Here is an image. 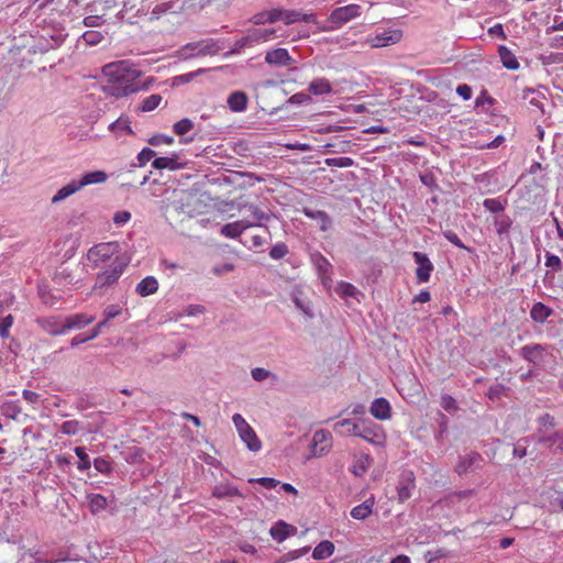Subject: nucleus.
Instances as JSON below:
<instances>
[{
  "label": "nucleus",
  "instance_id": "obj_1",
  "mask_svg": "<svg viewBox=\"0 0 563 563\" xmlns=\"http://www.w3.org/2000/svg\"><path fill=\"white\" fill-rule=\"evenodd\" d=\"M102 71L107 77L102 91L109 96L121 98L140 90H147L146 86H140L139 78L142 73L130 66L128 62L108 64L103 66Z\"/></svg>",
  "mask_w": 563,
  "mask_h": 563
},
{
  "label": "nucleus",
  "instance_id": "obj_2",
  "mask_svg": "<svg viewBox=\"0 0 563 563\" xmlns=\"http://www.w3.org/2000/svg\"><path fill=\"white\" fill-rule=\"evenodd\" d=\"M129 264V260L122 256H117L108 266V268L99 273L96 277L92 291L96 295L102 296L108 288L113 286Z\"/></svg>",
  "mask_w": 563,
  "mask_h": 563
},
{
  "label": "nucleus",
  "instance_id": "obj_3",
  "mask_svg": "<svg viewBox=\"0 0 563 563\" xmlns=\"http://www.w3.org/2000/svg\"><path fill=\"white\" fill-rule=\"evenodd\" d=\"M361 15V7L352 3L349 5L340 7L334 9L329 15L328 21L332 24L331 26L320 27L322 31L335 30L341 27L343 24Z\"/></svg>",
  "mask_w": 563,
  "mask_h": 563
},
{
  "label": "nucleus",
  "instance_id": "obj_4",
  "mask_svg": "<svg viewBox=\"0 0 563 563\" xmlns=\"http://www.w3.org/2000/svg\"><path fill=\"white\" fill-rule=\"evenodd\" d=\"M396 489L399 503H405L412 497L416 490V478L412 471L404 470L400 473Z\"/></svg>",
  "mask_w": 563,
  "mask_h": 563
},
{
  "label": "nucleus",
  "instance_id": "obj_5",
  "mask_svg": "<svg viewBox=\"0 0 563 563\" xmlns=\"http://www.w3.org/2000/svg\"><path fill=\"white\" fill-rule=\"evenodd\" d=\"M310 261L317 269L318 276L321 279L322 285L325 288L331 287L332 278V265L331 263L320 253L314 252L310 254Z\"/></svg>",
  "mask_w": 563,
  "mask_h": 563
},
{
  "label": "nucleus",
  "instance_id": "obj_6",
  "mask_svg": "<svg viewBox=\"0 0 563 563\" xmlns=\"http://www.w3.org/2000/svg\"><path fill=\"white\" fill-rule=\"evenodd\" d=\"M412 257L418 265L416 269V277L418 283H428L434 266L428 255L422 252H413Z\"/></svg>",
  "mask_w": 563,
  "mask_h": 563
},
{
  "label": "nucleus",
  "instance_id": "obj_7",
  "mask_svg": "<svg viewBox=\"0 0 563 563\" xmlns=\"http://www.w3.org/2000/svg\"><path fill=\"white\" fill-rule=\"evenodd\" d=\"M484 459L477 452H471L467 455L460 456L455 471L462 475L482 468Z\"/></svg>",
  "mask_w": 563,
  "mask_h": 563
},
{
  "label": "nucleus",
  "instance_id": "obj_8",
  "mask_svg": "<svg viewBox=\"0 0 563 563\" xmlns=\"http://www.w3.org/2000/svg\"><path fill=\"white\" fill-rule=\"evenodd\" d=\"M36 323L51 335H60L66 333L64 319L58 316L38 317Z\"/></svg>",
  "mask_w": 563,
  "mask_h": 563
},
{
  "label": "nucleus",
  "instance_id": "obj_9",
  "mask_svg": "<svg viewBox=\"0 0 563 563\" xmlns=\"http://www.w3.org/2000/svg\"><path fill=\"white\" fill-rule=\"evenodd\" d=\"M360 438L375 445H382L386 440L383 428L379 424L373 423L372 421H365L364 426L362 427V433H360Z\"/></svg>",
  "mask_w": 563,
  "mask_h": 563
},
{
  "label": "nucleus",
  "instance_id": "obj_10",
  "mask_svg": "<svg viewBox=\"0 0 563 563\" xmlns=\"http://www.w3.org/2000/svg\"><path fill=\"white\" fill-rule=\"evenodd\" d=\"M547 352V346L540 343H532L522 346L519 351L520 356L533 365H539Z\"/></svg>",
  "mask_w": 563,
  "mask_h": 563
},
{
  "label": "nucleus",
  "instance_id": "obj_11",
  "mask_svg": "<svg viewBox=\"0 0 563 563\" xmlns=\"http://www.w3.org/2000/svg\"><path fill=\"white\" fill-rule=\"evenodd\" d=\"M265 62L272 66H289L294 59L286 48H275L266 52Z\"/></svg>",
  "mask_w": 563,
  "mask_h": 563
},
{
  "label": "nucleus",
  "instance_id": "obj_12",
  "mask_svg": "<svg viewBox=\"0 0 563 563\" xmlns=\"http://www.w3.org/2000/svg\"><path fill=\"white\" fill-rule=\"evenodd\" d=\"M297 532V528L292 525L278 520L269 530L271 537L278 543L285 541L288 537L294 536Z\"/></svg>",
  "mask_w": 563,
  "mask_h": 563
},
{
  "label": "nucleus",
  "instance_id": "obj_13",
  "mask_svg": "<svg viewBox=\"0 0 563 563\" xmlns=\"http://www.w3.org/2000/svg\"><path fill=\"white\" fill-rule=\"evenodd\" d=\"M178 154L174 153L172 156L155 157L152 162V167L155 169H169L177 170L185 167V163L178 162Z\"/></svg>",
  "mask_w": 563,
  "mask_h": 563
},
{
  "label": "nucleus",
  "instance_id": "obj_14",
  "mask_svg": "<svg viewBox=\"0 0 563 563\" xmlns=\"http://www.w3.org/2000/svg\"><path fill=\"white\" fill-rule=\"evenodd\" d=\"M402 37L400 30L384 31L373 38V47H384L398 43Z\"/></svg>",
  "mask_w": 563,
  "mask_h": 563
},
{
  "label": "nucleus",
  "instance_id": "obj_15",
  "mask_svg": "<svg viewBox=\"0 0 563 563\" xmlns=\"http://www.w3.org/2000/svg\"><path fill=\"white\" fill-rule=\"evenodd\" d=\"M284 20L285 24L289 25L298 21H303L307 23H314L317 24V15L314 13H301L300 11L296 10H284L282 19Z\"/></svg>",
  "mask_w": 563,
  "mask_h": 563
},
{
  "label": "nucleus",
  "instance_id": "obj_16",
  "mask_svg": "<svg viewBox=\"0 0 563 563\" xmlns=\"http://www.w3.org/2000/svg\"><path fill=\"white\" fill-rule=\"evenodd\" d=\"M369 411L376 419L387 420L390 418L391 408L386 398L379 397L372 402Z\"/></svg>",
  "mask_w": 563,
  "mask_h": 563
},
{
  "label": "nucleus",
  "instance_id": "obj_17",
  "mask_svg": "<svg viewBox=\"0 0 563 563\" xmlns=\"http://www.w3.org/2000/svg\"><path fill=\"white\" fill-rule=\"evenodd\" d=\"M375 505V497L371 496L362 504L355 506L351 510V516L356 520H365L373 512V507Z\"/></svg>",
  "mask_w": 563,
  "mask_h": 563
},
{
  "label": "nucleus",
  "instance_id": "obj_18",
  "mask_svg": "<svg viewBox=\"0 0 563 563\" xmlns=\"http://www.w3.org/2000/svg\"><path fill=\"white\" fill-rule=\"evenodd\" d=\"M303 213L309 219L318 221L321 231H328L332 225V220L325 211L305 208Z\"/></svg>",
  "mask_w": 563,
  "mask_h": 563
},
{
  "label": "nucleus",
  "instance_id": "obj_19",
  "mask_svg": "<svg viewBox=\"0 0 563 563\" xmlns=\"http://www.w3.org/2000/svg\"><path fill=\"white\" fill-rule=\"evenodd\" d=\"M554 310L543 302H536L530 310V318L537 323H544Z\"/></svg>",
  "mask_w": 563,
  "mask_h": 563
},
{
  "label": "nucleus",
  "instance_id": "obj_20",
  "mask_svg": "<svg viewBox=\"0 0 563 563\" xmlns=\"http://www.w3.org/2000/svg\"><path fill=\"white\" fill-rule=\"evenodd\" d=\"M93 321L92 317H87L86 314H73L64 318V323L66 328V332L75 329H82L89 323Z\"/></svg>",
  "mask_w": 563,
  "mask_h": 563
},
{
  "label": "nucleus",
  "instance_id": "obj_21",
  "mask_svg": "<svg viewBox=\"0 0 563 563\" xmlns=\"http://www.w3.org/2000/svg\"><path fill=\"white\" fill-rule=\"evenodd\" d=\"M282 14H283V9L275 8V9H272L271 11H263V12L255 14L252 18V22L254 24H264L266 22L275 23L282 19Z\"/></svg>",
  "mask_w": 563,
  "mask_h": 563
},
{
  "label": "nucleus",
  "instance_id": "obj_22",
  "mask_svg": "<svg viewBox=\"0 0 563 563\" xmlns=\"http://www.w3.org/2000/svg\"><path fill=\"white\" fill-rule=\"evenodd\" d=\"M212 496L218 499L233 497V496H238V497H242V498L244 497V495L238 489V487H235L234 485H232L230 483L220 484V485L214 486V488L212 489Z\"/></svg>",
  "mask_w": 563,
  "mask_h": 563
},
{
  "label": "nucleus",
  "instance_id": "obj_23",
  "mask_svg": "<svg viewBox=\"0 0 563 563\" xmlns=\"http://www.w3.org/2000/svg\"><path fill=\"white\" fill-rule=\"evenodd\" d=\"M157 289H158L157 279L153 276H147V277L143 278L136 285L135 291L142 297H146V296L155 294L157 291Z\"/></svg>",
  "mask_w": 563,
  "mask_h": 563
},
{
  "label": "nucleus",
  "instance_id": "obj_24",
  "mask_svg": "<svg viewBox=\"0 0 563 563\" xmlns=\"http://www.w3.org/2000/svg\"><path fill=\"white\" fill-rule=\"evenodd\" d=\"M228 106L234 112H242L247 107V96L243 91H234L228 98Z\"/></svg>",
  "mask_w": 563,
  "mask_h": 563
},
{
  "label": "nucleus",
  "instance_id": "obj_25",
  "mask_svg": "<svg viewBox=\"0 0 563 563\" xmlns=\"http://www.w3.org/2000/svg\"><path fill=\"white\" fill-rule=\"evenodd\" d=\"M498 54L503 66L509 70H516L519 68V62L515 54L506 46L500 45L498 47Z\"/></svg>",
  "mask_w": 563,
  "mask_h": 563
},
{
  "label": "nucleus",
  "instance_id": "obj_26",
  "mask_svg": "<svg viewBox=\"0 0 563 563\" xmlns=\"http://www.w3.org/2000/svg\"><path fill=\"white\" fill-rule=\"evenodd\" d=\"M308 90L314 96L330 95L333 91L330 81L323 77L313 79L310 82Z\"/></svg>",
  "mask_w": 563,
  "mask_h": 563
},
{
  "label": "nucleus",
  "instance_id": "obj_27",
  "mask_svg": "<svg viewBox=\"0 0 563 563\" xmlns=\"http://www.w3.org/2000/svg\"><path fill=\"white\" fill-rule=\"evenodd\" d=\"M239 435L250 451L257 452L261 450L262 443L252 427L241 431Z\"/></svg>",
  "mask_w": 563,
  "mask_h": 563
},
{
  "label": "nucleus",
  "instance_id": "obj_28",
  "mask_svg": "<svg viewBox=\"0 0 563 563\" xmlns=\"http://www.w3.org/2000/svg\"><path fill=\"white\" fill-rule=\"evenodd\" d=\"M108 176L102 170H95L86 173L81 176L80 179L77 180L79 188L81 189L85 186L92 184H102L107 180Z\"/></svg>",
  "mask_w": 563,
  "mask_h": 563
},
{
  "label": "nucleus",
  "instance_id": "obj_29",
  "mask_svg": "<svg viewBox=\"0 0 563 563\" xmlns=\"http://www.w3.org/2000/svg\"><path fill=\"white\" fill-rule=\"evenodd\" d=\"M494 227L496 230V233L499 236H503L504 234H508L509 230L514 223L512 219L505 213L496 214L493 218Z\"/></svg>",
  "mask_w": 563,
  "mask_h": 563
},
{
  "label": "nucleus",
  "instance_id": "obj_30",
  "mask_svg": "<svg viewBox=\"0 0 563 563\" xmlns=\"http://www.w3.org/2000/svg\"><path fill=\"white\" fill-rule=\"evenodd\" d=\"M197 43H199L197 52L199 56L216 55L222 48L219 41L213 38L198 41Z\"/></svg>",
  "mask_w": 563,
  "mask_h": 563
},
{
  "label": "nucleus",
  "instance_id": "obj_31",
  "mask_svg": "<svg viewBox=\"0 0 563 563\" xmlns=\"http://www.w3.org/2000/svg\"><path fill=\"white\" fill-rule=\"evenodd\" d=\"M334 548L331 541L323 540L313 549L312 558L314 560H324L333 554Z\"/></svg>",
  "mask_w": 563,
  "mask_h": 563
},
{
  "label": "nucleus",
  "instance_id": "obj_32",
  "mask_svg": "<svg viewBox=\"0 0 563 563\" xmlns=\"http://www.w3.org/2000/svg\"><path fill=\"white\" fill-rule=\"evenodd\" d=\"M78 190H80V188L78 186L77 179H73L69 184H67L66 186L62 187L55 194V196L52 198V202L53 203L60 202L64 199H66L67 197H69L70 195L77 192Z\"/></svg>",
  "mask_w": 563,
  "mask_h": 563
},
{
  "label": "nucleus",
  "instance_id": "obj_33",
  "mask_svg": "<svg viewBox=\"0 0 563 563\" xmlns=\"http://www.w3.org/2000/svg\"><path fill=\"white\" fill-rule=\"evenodd\" d=\"M244 230H246V225H243L242 221H235L224 224L221 228V234L230 239H236L243 233Z\"/></svg>",
  "mask_w": 563,
  "mask_h": 563
},
{
  "label": "nucleus",
  "instance_id": "obj_34",
  "mask_svg": "<svg viewBox=\"0 0 563 563\" xmlns=\"http://www.w3.org/2000/svg\"><path fill=\"white\" fill-rule=\"evenodd\" d=\"M208 70L209 69L207 68H199L187 74L175 76L172 78V87H179L181 85H186L195 78H197L198 76L206 74Z\"/></svg>",
  "mask_w": 563,
  "mask_h": 563
},
{
  "label": "nucleus",
  "instance_id": "obj_35",
  "mask_svg": "<svg viewBox=\"0 0 563 563\" xmlns=\"http://www.w3.org/2000/svg\"><path fill=\"white\" fill-rule=\"evenodd\" d=\"M523 99H528L529 103L544 113L542 99H545L544 95L532 88H526L523 91Z\"/></svg>",
  "mask_w": 563,
  "mask_h": 563
},
{
  "label": "nucleus",
  "instance_id": "obj_36",
  "mask_svg": "<svg viewBox=\"0 0 563 563\" xmlns=\"http://www.w3.org/2000/svg\"><path fill=\"white\" fill-rule=\"evenodd\" d=\"M198 47H199V43H197V42L187 43V44L183 45L176 52V56L181 60H188L194 57H198L199 56V55H197Z\"/></svg>",
  "mask_w": 563,
  "mask_h": 563
},
{
  "label": "nucleus",
  "instance_id": "obj_37",
  "mask_svg": "<svg viewBox=\"0 0 563 563\" xmlns=\"http://www.w3.org/2000/svg\"><path fill=\"white\" fill-rule=\"evenodd\" d=\"M88 498L90 510L93 514L104 510L108 505L107 498L100 494H92Z\"/></svg>",
  "mask_w": 563,
  "mask_h": 563
},
{
  "label": "nucleus",
  "instance_id": "obj_38",
  "mask_svg": "<svg viewBox=\"0 0 563 563\" xmlns=\"http://www.w3.org/2000/svg\"><path fill=\"white\" fill-rule=\"evenodd\" d=\"M161 101H162L161 95H156V93L151 95L150 97H147L143 100V102L139 107V110L142 112L153 111L154 109H156L158 107Z\"/></svg>",
  "mask_w": 563,
  "mask_h": 563
},
{
  "label": "nucleus",
  "instance_id": "obj_39",
  "mask_svg": "<svg viewBox=\"0 0 563 563\" xmlns=\"http://www.w3.org/2000/svg\"><path fill=\"white\" fill-rule=\"evenodd\" d=\"M335 291L342 297H356L360 294L357 288L350 283L340 282L335 288Z\"/></svg>",
  "mask_w": 563,
  "mask_h": 563
},
{
  "label": "nucleus",
  "instance_id": "obj_40",
  "mask_svg": "<svg viewBox=\"0 0 563 563\" xmlns=\"http://www.w3.org/2000/svg\"><path fill=\"white\" fill-rule=\"evenodd\" d=\"M110 131L117 133L118 131H125L128 134H133V130L130 126L129 118L120 117L118 120L109 125Z\"/></svg>",
  "mask_w": 563,
  "mask_h": 563
},
{
  "label": "nucleus",
  "instance_id": "obj_41",
  "mask_svg": "<svg viewBox=\"0 0 563 563\" xmlns=\"http://www.w3.org/2000/svg\"><path fill=\"white\" fill-rule=\"evenodd\" d=\"M75 453H76L77 457L79 459V462L77 465L78 470L86 471V470L90 468L91 462H90L89 455L86 452V449L84 446H76Z\"/></svg>",
  "mask_w": 563,
  "mask_h": 563
},
{
  "label": "nucleus",
  "instance_id": "obj_42",
  "mask_svg": "<svg viewBox=\"0 0 563 563\" xmlns=\"http://www.w3.org/2000/svg\"><path fill=\"white\" fill-rule=\"evenodd\" d=\"M369 464H371V457L368 455H364L355 462V464L351 468V472L355 476H362L369 467Z\"/></svg>",
  "mask_w": 563,
  "mask_h": 563
},
{
  "label": "nucleus",
  "instance_id": "obj_43",
  "mask_svg": "<svg viewBox=\"0 0 563 563\" xmlns=\"http://www.w3.org/2000/svg\"><path fill=\"white\" fill-rule=\"evenodd\" d=\"M156 152L150 147H144L136 156L137 164L133 163L131 166H144L146 165L152 158H155Z\"/></svg>",
  "mask_w": 563,
  "mask_h": 563
},
{
  "label": "nucleus",
  "instance_id": "obj_44",
  "mask_svg": "<svg viewBox=\"0 0 563 563\" xmlns=\"http://www.w3.org/2000/svg\"><path fill=\"white\" fill-rule=\"evenodd\" d=\"M483 207L492 213L500 214L505 210V206L499 199L487 198L483 202Z\"/></svg>",
  "mask_w": 563,
  "mask_h": 563
},
{
  "label": "nucleus",
  "instance_id": "obj_45",
  "mask_svg": "<svg viewBox=\"0 0 563 563\" xmlns=\"http://www.w3.org/2000/svg\"><path fill=\"white\" fill-rule=\"evenodd\" d=\"M545 266L551 268L553 273H558L563 269V263L561 258L550 252L545 253Z\"/></svg>",
  "mask_w": 563,
  "mask_h": 563
},
{
  "label": "nucleus",
  "instance_id": "obj_46",
  "mask_svg": "<svg viewBox=\"0 0 563 563\" xmlns=\"http://www.w3.org/2000/svg\"><path fill=\"white\" fill-rule=\"evenodd\" d=\"M89 256H97L98 258L106 261L110 257V244H99L89 250Z\"/></svg>",
  "mask_w": 563,
  "mask_h": 563
},
{
  "label": "nucleus",
  "instance_id": "obj_47",
  "mask_svg": "<svg viewBox=\"0 0 563 563\" xmlns=\"http://www.w3.org/2000/svg\"><path fill=\"white\" fill-rule=\"evenodd\" d=\"M192 128L194 122L190 119L185 118L176 122L173 126V130L177 135L183 136L186 133H188Z\"/></svg>",
  "mask_w": 563,
  "mask_h": 563
},
{
  "label": "nucleus",
  "instance_id": "obj_48",
  "mask_svg": "<svg viewBox=\"0 0 563 563\" xmlns=\"http://www.w3.org/2000/svg\"><path fill=\"white\" fill-rule=\"evenodd\" d=\"M310 551V547H303L297 550L289 551L285 553L280 559L279 563H287L294 560L299 559L300 556L307 554Z\"/></svg>",
  "mask_w": 563,
  "mask_h": 563
},
{
  "label": "nucleus",
  "instance_id": "obj_49",
  "mask_svg": "<svg viewBox=\"0 0 563 563\" xmlns=\"http://www.w3.org/2000/svg\"><path fill=\"white\" fill-rule=\"evenodd\" d=\"M81 38L86 42L88 45H97L101 43V41L104 38V35L100 31H87L81 35Z\"/></svg>",
  "mask_w": 563,
  "mask_h": 563
},
{
  "label": "nucleus",
  "instance_id": "obj_50",
  "mask_svg": "<svg viewBox=\"0 0 563 563\" xmlns=\"http://www.w3.org/2000/svg\"><path fill=\"white\" fill-rule=\"evenodd\" d=\"M328 166H334L340 168L351 167L354 165V161L351 157L340 156L325 159Z\"/></svg>",
  "mask_w": 563,
  "mask_h": 563
},
{
  "label": "nucleus",
  "instance_id": "obj_51",
  "mask_svg": "<svg viewBox=\"0 0 563 563\" xmlns=\"http://www.w3.org/2000/svg\"><path fill=\"white\" fill-rule=\"evenodd\" d=\"M288 252H289L288 246L285 243L280 242L271 249L269 256L273 260H282L283 257H285L288 254Z\"/></svg>",
  "mask_w": 563,
  "mask_h": 563
},
{
  "label": "nucleus",
  "instance_id": "obj_52",
  "mask_svg": "<svg viewBox=\"0 0 563 563\" xmlns=\"http://www.w3.org/2000/svg\"><path fill=\"white\" fill-rule=\"evenodd\" d=\"M121 313H122L121 307H119L118 305H110V306L106 307V309L103 310L104 318L101 322H104V325H107L111 319L120 316Z\"/></svg>",
  "mask_w": 563,
  "mask_h": 563
},
{
  "label": "nucleus",
  "instance_id": "obj_53",
  "mask_svg": "<svg viewBox=\"0 0 563 563\" xmlns=\"http://www.w3.org/2000/svg\"><path fill=\"white\" fill-rule=\"evenodd\" d=\"M79 426H80L79 421H77V420H68V421H65L60 426V431L64 434H67V435H75L79 431Z\"/></svg>",
  "mask_w": 563,
  "mask_h": 563
},
{
  "label": "nucleus",
  "instance_id": "obj_54",
  "mask_svg": "<svg viewBox=\"0 0 563 563\" xmlns=\"http://www.w3.org/2000/svg\"><path fill=\"white\" fill-rule=\"evenodd\" d=\"M93 466L98 472L102 474H109L112 471L111 462L106 457L95 459Z\"/></svg>",
  "mask_w": 563,
  "mask_h": 563
},
{
  "label": "nucleus",
  "instance_id": "obj_55",
  "mask_svg": "<svg viewBox=\"0 0 563 563\" xmlns=\"http://www.w3.org/2000/svg\"><path fill=\"white\" fill-rule=\"evenodd\" d=\"M443 235L448 241H450L452 244H454L459 249H463L468 252L473 251L471 247H467L466 245H464V243L461 241V239L457 236V234L454 233L453 231L446 230L443 232Z\"/></svg>",
  "mask_w": 563,
  "mask_h": 563
},
{
  "label": "nucleus",
  "instance_id": "obj_56",
  "mask_svg": "<svg viewBox=\"0 0 563 563\" xmlns=\"http://www.w3.org/2000/svg\"><path fill=\"white\" fill-rule=\"evenodd\" d=\"M563 440V432L556 431L550 435H543L539 439V443L544 444L549 448L554 445L558 441Z\"/></svg>",
  "mask_w": 563,
  "mask_h": 563
},
{
  "label": "nucleus",
  "instance_id": "obj_57",
  "mask_svg": "<svg viewBox=\"0 0 563 563\" xmlns=\"http://www.w3.org/2000/svg\"><path fill=\"white\" fill-rule=\"evenodd\" d=\"M312 101V98L310 95L308 93H305V92H298V93H295L292 95L288 100H287V103H290V104H307V103H310Z\"/></svg>",
  "mask_w": 563,
  "mask_h": 563
},
{
  "label": "nucleus",
  "instance_id": "obj_58",
  "mask_svg": "<svg viewBox=\"0 0 563 563\" xmlns=\"http://www.w3.org/2000/svg\"><path fill=\"white\" fill-rule=\"evenodd\" d=\"M250 483H258L261 486L272 489L275 488L279 482L273 477H260V478H250Z\"/></svg>",
  "mask_w": 563,
  "mask_h": 563
},
{
  "label": "nucleus",
  "instance_id": "obj_59",
  "mask_svg": "<svg viewBox=\"0 0 563 563\" xmlns=\"http://www.w3.org/2000/svg\"><path fill=\"white\" fill-rule=\"evenodd\" d=\"M252 378L256 382H263L274 374L263 367H255L251 371Z\"/></svg>",
  "mask_w": 563,
  "mask_h": 563
},
{
  "label": "nucleus",
  "instance_id": "obj_60",
  "mask_svg": "<svg viewBox=\"0 0 563 563\" xmlns=\"http://www.w3.org/2000/svg\"><path fill=\"white\" fill-rule=\"evenodd\" d=\"M147 142L152 146H158L162 143L172 144L174 142V139L172 136H168V135L156 134V135H153L152 137H150L147 140Z\"/></svg>",
  "mask_w": 563,
  "mask_h": 563
},
{
  "label": "nucleus",
  "instance_id": "obj_61",
  "mask_svg": "<svg viewBox=\"0 0 563 563\" xmlns=\"http://www.w3.org/2000/svg\"><path fill=\"white\" fill-rule=\"evenodd\" d=\"M13 317L11 314L4 317L0 322V338H8L9 330L12 327Z\"/></svg>",
  "mask_w": 563,
  "mask_h": 563
},
{
  "label": "nucleus",
  "instance_id": "obj_62",
  "mask_svg": "<svg viewBox=\"0 0 563 563\" xmlns=\"http://www.w3.org/2000/svg\"><path fill=\"white\" fill-rule=\"evenodd\" d=\"M441 406L448 412L454 411L457 408L455 399L450 395H443L441 397Z\"/></svg>",
  "mask_w": 563,
  "mask_h": 563
},
{
  "label": "nucleus",
  "instance_id": "obj_63",
  "mask_svg": "<svg viewBox=\"0 0 563 563\" xmlns=\"http://www.w3.org/2000/svg\"><path fill=\"white\" fill-rule=\"evenodd\" d=\"M538 422L540 424V432H545L548 427H554V418L549 413L540 416Z\"/></svg>",
  "mask_w": 563,
  "mask_h": 563
},
{
  "label": "nucleus",
  "instance_id": "obj_64",
  "mask_svg": "<svg viewBox=\"0 0 563 563\" xmlns=\"http://www.w3.org/2000/svg\"><path fill=\"white\" fill-rule=\"evenodd\" d=\"M82 23L87 27H96L102 25L104 20L101 15H88L84 19Z\"/></svg>",
  "mask_w": 563,
  "mask_h": 563
}]
</instances>
